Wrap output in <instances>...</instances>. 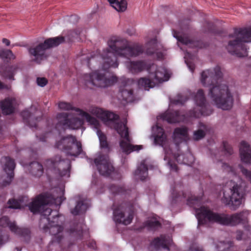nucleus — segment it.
Returning <instances> with one entry per match:
<instances>
[{"instance_id":"nucleus-1","label":"nucleus","mask_w":251,"mask_h":251,"mask_svg":"<svg viewBox=\"0 0 251 251\" xmlns=\"http://www.w3.org/2000/svg\"><path fill=\"white\" fill-rule=\"evenodd\" d=\"M222 73L218 67L213 70L203 71L201 74V82L205 87H210L209 95L218 108L223 110L230 109L233 99L228 86L221 83Z\"/></svg>"},{"instance_id":"nucleus-2","label":"nucleus","mask_w":251,"mask_h":251,"mask_svg":"<svg viewBox=\"0 0 251 251\" xmlns=\"http://www.w3.org/2000/svg\"><path fill=\"white\" fill-rule=\"evenodd\" d=\"M109 49H104L101 53V58L104 62L102 68L106 70L110 67L117 68V56L128 58L137 56L142 54L144 49L142 46L134 45L129 46L127 41L119 37H113L108 42Z\"/></svg>"},{"instance_id":"nucleus-3","label":"nucleus","mask_w":251,"mask_h":251,"mask_svg":"<svg viewBox=\"0 0 251 251\" xmlns=\"http://www.w3.org/2000/svg\"><path fill=\"white\" fill-rule=\"evenodd\" d=\"M90 112L92 114L101 119L111 128L114 129L121 138L125 140L120 141V146L123 152L126 155L133 151L138 152L143 149L142 145H134L130 144L131 139L129 136L126 122L125 123L119 122L120 117L118 115L108 111H104L101 108L97 107L92 108Z\"/></svg>"},{"instance_id":"nucleus-4","label":"nucleus","mask_w":251,"mask_h":251,"mask_svg":"<svg viewBox=\"0 0 251 251\" xmlns=\"http://www.w3.org/2000/svg\"><path fill=\"white\" fill-rule=\"evenodd\" d=\"M196 217L198 221V227L206 225L208 222L215 223L223 226H235L245 224L248 222V210L232 214L214 212L209 207L202 206L196 210Z\"/></svg>"},{"instance_id":"nucleus-5","label":"nucleus","mask_w":251,"mask_h":251,"mask_svg":"<svg viewBox=\"0 0 251 251\" xmlns=\"http://www.w3.org/2000/svg\"><path fill=\"white\" fill-rule=\"evenodd\" d=\"M63 196L56 198L50 196L48 194H42L37 196L28 205L29 209L33 213L41 212V218L39 223V227L47 231L46 224L52 220L59 218L58 211L52 210L50 208L46 207L50 203L60 205L64 200Z\"/></svg>"},{"instance_id":"nucleus-6","label":"nucleus","mask_w":251,"mask_h":251,"mask_svg":"<svg viewBox=\"0 0 251 251\" xmlns=\"http://www.w3.org/2000/svg\"><path fill=\"white\" fill-rule=\"evenodd\" d=\"M80 29L76 28L74 30H69L64 36H57L53 38H49L45 40L44 43H41L37 46L31 47L28 49V52L30 55L34 57L33 61L38 64L47 58L49 54L47 53V50L51 48L58 46L62 43H64L65 39L68 42H73L77 40L80 34Z\"/></svg>"},{"instance_id":"nucleus-7","label":"nucleus","mask_w":251,"mask_h":251,"mask_svg":"<svg viewBox=\"0 0 251 251\" xmlns=\"http://www.w3.org/2000/svg\"><path fill=\"white\" fill-rule=\"evenodd\" d=\"M229 37L235 39L228 42L226 47L228 51L238 57L246 55L247 50L249 48L245 43L251 42V26L235 28L233 35H229Z\"/></svg>"},{"instance_id":"nucleus-8","label":"nucleus","mask_w":251,"mask_h":251,"mask_svg":"<svg viewBox=\"0 0 251 251\" xmlns=\"http://www.w3.org/2000/svg\"><path fill=\"white\" fill-rule=\"evenodd\" d=\"M222 202L228 205L231 209L236 210L241 205L244 192L242 187L232 180L226 182L223 188Z\"/></svg>"},{"instance_id":"nucleus-9","label":"nucleus","mask_w":251,"mask_h":251,"mask_svg":"<svg viewBox=\"0 0 251 251\" xmlns=\"http://www.w3.org/2000/svg\"><path fill=\"white\" fill-rule=\"evenodd\" d=\"M55 147L72 156L77 157L80 155V157H87L82 149L81 143L77 141L76 138L73 135H68L62 138L56 143Z\"/></svg>"},{"instance_id":"nucleus-10","label":"nucleus","mask_w":251,"mask_h":251,"mask_svg":"<svg viewBox=\"0 0 251 251\" xmlns=\"http://www.w3.org/2000/svg\"><path fill=\"white\" fill-rule=\"evenodd\" d=\"M194 100L197 106L190 110L187 116L190 117L199 118L201 116H207L211 115L213 110L207 102L202 89H199L194 97Z\"/></svg>"},{"instance_id":"nucleus-11","label":"nucleus","mask_w":251,"mask_h":251,"mask_svg":"<svg viewBox=\"0 0 251 251\" xmlns=\"http://www.w3.org/2000/svg\"><path fill=\"white\" fill-rule=\"evenodd\" d=\"M48 158L45 162L47 170H50L55 174H58L61 176H70L71 168V161L68 158Z\"/></svg>"},{"instance_id":"nucleus-12","label":"nucleus","mask_w":251,"mask_h":251,"mask_svg":"<svg viewBox=\"0 0 251 251\" xmlns=\"http://www.w3.org/2000/svg\"><path fill=\"white\" fill-rule=\"evenodd\" d=\"M83 78L86 85L91 84L99 87H106L110 86L117 81L116 76H112L108 77L106 76L105 73H102L99 71L85 74Z\"/></svg>"},{"instance_id":"nucleus-13","label":"nucleus","mask_w":251,"mask_h":251,"mask_svg":"<svg viewBox=\"0 0 251 251\" xmlns=\"http://www.w3.org/2000/svg\"><path fill=\"white\" fill-rule=\"evenodd\" d=\"M132 204L122 203L113 210V219L116 223L125 225L130 224L133 218L134 212Z\"/></svg>"},{"instance_id":"nucleus-14","label":"nucleus","mask_w":251,"mask_h":251,"mask_svg":"<svg viewBox=\"0 0 251 251\" xmlns=\"http://www.w3.org/2000/svg\"><path fill=\"white\" fill-rule=\"evenodd\" d=\"M58 121L55 126V128L60 133L61 130H65L66 128L73 129H78L84 124L82 119L78 117L69 118L67 113L62 112L58 113L56 116Z\"/></svg>"},{"instance_id":"nucleus-15","label":"nucleus","mask_w":251,"mask_h":251,"mask_svg":"<svg viewBox=\"0 0 251 251\" xmlns=\"http://www.w3.org/2000/svg\"><path fill=\"white\" fill-rule=\"evenodd\" d=\"M79 111V114L84 117L87 122L93 125L94 127L97 129V134L99 137L100 147L103 152L106 153L109 152L110 149L107 141L106 135L99 129L100 123L95 118L91 116L89 113L83 111L82 110H77Z\"/></svg>"},{"instance_id":"nucleus-16","label":"nucleus","mask_w":251,"mask_h":251,"mask_svg":"<svg viewBox=\"0 0 251 251\" xmlns=\"http://www.w3.org/2000/svg\"><path fill=\"white\" fill-rule=\"evenodd\" d=\"M21 115L24 123L30 127H37V122L42 118V113L35 106H32L29 109L23 110Z\"/></svg>"},{"instance_id":"nucleus-17","label":"nucleus","mask_w":251,"mask_h":251,"mask_svg":"<svg viewBox=\"0 0 251 251\" xmlns=\"http://www.w3.org/2000/svg\"><path fill=\"white\" fill-rule=\"evenodd\" d=\"M3 159L1 162L3 163V169L5 173V176L4 175L1 177L2 182H0L2 187H5L9 185L12 181L14 176V170L16 166L13 158H2Z\"/></svg>"},{"instance_id":"nucleus-18","label":"nucleus","mask_w":251,"mask_h":251,"mask_svg":"<svg viewBox=\"0 0 251 251\" xmlns=\"http://www.w3.org/2000/svg\"><path fill=\"white\" fill-rule=\"evenodd\" d=\"M46 227L47 231L45 229H42L43 232L46 233L49 231V233L53 236L50 244L54 243L59 244L63 238L62 232L63 230V227L59 225L58 219L47 223Z\"/></svg>"},{"instance_id":"nucleus-19","label":"nucleus","mask_w":251,"mask_h":251,"mask_svg":"<svg viewBox=\"0 0 251 251\" xmlns=\"http://www.w3.org/2000/svg\"><path fill=\"white\" fill-rule=\"evenodd\" d=\"M0 226L4 227H8L12 232L21 236L26 237L30 235V231L29 229L19 227L15 221L10 222L9 218L6 216H2L0 219Z\"/></svg>"},{"instance_id":"nucleus-20","label":"nucleus","mask_w":251,"mask_h":251,"mask_svg":"<svg viewBox=\"0 0 251 251\" xmlns=\"http://www.w3.org/2000/svg\"><path fill=\"white\" fill-rule=\"evenodd\" d=\"M109 158H95L94 163L100 174L102 176H109L114 170Z\"/></svg>"},{"instance_id":"nucleus-21","label":"nucleus","mask_w":251,"mask_h":251,"mask_svg":"<svg viewBox=\"0 0 251 251\" xmlns=\"http://www.w3.org/2000/svg\"><path fill=\"white\" fill-rule=\"evenodd\" d=\"M165 160H168V164L170 166V169L175 172H177L178 167L176 164H186L188 166H192L194 163L195 158H164Z\"/></svg>"},{"instance_id":"nucleus-22","label":"nucleus","mask_w":251,"mask_h":251,"mask_svg":"<svg viewBox=\"0 0 251 251\" xmlns=\"http://www.w3.org/2000/svg\"><path fill=\"white\" fill-rule=\"evenodd\" d=\"M172 242V239L169 236L161 235L160 237H156L151 243L155 250H159L161 247L164 249L170 250L169 246Z\"/></svg>"},{"instance_id":"nucleus-23","label":"nucleus","mask_w":251,"mask_h":251,"mask_svg":"<svg viewBox=\"0 0 251 251\" xmlns=\"http://www.w3.org/2000/svg\"><path fill=\"white\" fill-rule=\"evenodd\" d=\"M16 106V100L7 98L0 102V107L4 115H10L14 112Z\"/></svg>"},{"instance_id":"nucleus-24","label":"nucleus","mask_w":251,"mask_h":251,"mask_svg":"<svg viewBox=\"0 0 251 251\" xmlns=\"http://www.w3.org/2000/svg\"><path fill=\"white\" fill-rule=\"evenodd\" d=\"M147 159H144L137 167V169L134 172V175L138 176L141 180H145L148 175V169H154L156 166L153 165L147 164Z\"/></svg>"},{"instance_id":"nucleus-25","label":"nucleus","mask_w":251,"mask_h":251,"mask_svg":"<svg viewBox=\"0 0 251 251\" xmlns=\"http://www.w3.org/2000/svg\"><path fill=\"white\" fill-rule=\"evenodd\" d=\"M197 127L198 129L194 131L193 135V140L197 141L204 138L210 129L208 125L201 122L198 123Z\"/></svg>"},{"instance_id":"nucleus-26","label":"nucleus","mask_w":251,"mask_h":251,"mask_svg":"<svg viewBox=\"0 0 251 251\" xmlns=\"http://www.w3.org/2000/svg\"><path fill=\"white\" fill-rule=\"evenodd\" d=\"M174 36L176 38L178 41L187 46L190 48H201L202 43L201 41L198 40H191L187 37L184 36H178L174 33Z\"/></svg>"},{"instance_id":"nucleus-27","label":"nucleus","mask_w":251,"mask_h":251,"mask_svg":"<svg viewBox=\"0 0 251 251\" xmlns=\"http://www.w3.org/2000/svg\"><path fill=\"white\" fill-rule=\"evenodd\" d=\"M29 172L35 177H40L44 173V168L42 164L36 161L30 162L28 165Z\"/></svg>"},{"instance_id":"nucleus-28","label":"nucleus","mask_w":251,"mask_h":251,"mask_svg":"<svg viewBox=\"0 0 251 251\" xmlns=\"http://www.w3.org/2000/svg\"><path fill=\"white\" fill-rule=\"evenodd\" d=\"M127 67L131 73L136 74L145 69L146 64L143 61H130Z\"/></svg>"},{"instance_id":"nucleus-29","label":"nucleus","mask_w":251,"mask_h":251,"mask_svg":"<svg viewBox=\"0 0 251 251\" xmlns=\"http://www.w3.org/2000/svg\"><path fill=\"white\" fill-rule=\"evenodd\" d=\"M110 193L114 196H126L129 194V190L126 189L125 186H119L115 184H111L109 187Z\"/></svg>"},{"instance_id":"nucleus-30","label":"nucleus","mask_w":251,"mask_h":251,"mask_svg":"<svg viewBox=\"0 0 251 251\" xmlns=\"http://www.w3.org/2000/svg\"><path fill=\"white\" fill-rule=\"evenodd\" d=\"M164 118L169 123H178L183 119L180 117V112L178 110L166 113Z\"/></svg>"},{"instance_id":"nucleus-31","label":"nucleus","mask_w":251,"mask_h":251,"mask_svg":"<svg viewBox=\"0 0 251 251\" xmlns=\"http://www.w3.org/2000/svg\"><path fill=\"white\" fill-rule=\"evenodd\" d=\"M27 198L25 196H21L18 200L10 199L8 201L9 205V207L13 209H21L24 205H26L25 203H23L25 201H27Z\"/></svg>"},{"instance_id":"nucleus-32","label":"nucleus","mask_w":251,"mask_h":251,"mask_svg":"<svg viewBox=\"0 0 251 251\" xmlns=\"http://www.w3.org/2000/svg\"><path fill=\"white\" fill-rule=\"evenodd\" d=\"M120 95L123 100L126 102H130L133 99V90L131 88H127V86H125L123 88L120 87Z\"/></svg>"},{"instance_id":"nucleus-33","label":"nucleus","mask_w":251,"mask_h":251,"mask_svg":"<svg viewBox=\"0 0 251 251\" xmlns=\"http://www.w3.org/2000/svg\"><path fill=\"white\" fill-rule=\"evenodd\" d=\"M112 6L118 12H124L127 8V2L126 0H121L119 1L118 0H107Z\"/></svg>"},{"instance_id":"nucleus-34","label":"nucleus","mask_w":251,"mask_h":251,"mask_svg":"<svg viewBox=\"0 0 251 251\" xmlns=\"http://www.w3.org/2000/svg\"><path fill=\"white\" fill-rule=\"evenodd\" d=\"M239 151L240 157H251V147L245 141H242L240 142Z\"/></svg>"},{"instance_id":"nucleus-35","label":"nucleus","mask_w":251,"mask_h":251,"mask_svg":"<svg viewBox=\"0 0 251 251\" xmlns=\"http://www.w3.org/2000/svg\"><path fill=\"white\" fill-rule=\"evenodd\" d=\"M188 136V128L186 127H176L174 130L173 137L175 140L177 138H186Z\"/></svg>"},{"instance_id":"nucleus-36","label":"nucleus","mask_w":251,"mask_h":251,"mask_svg":"<svg viewBox=\"0 0 251 251\" xmlns=\"http://www.w3.org/2000/svg\"><path fill=\"white\" fill-rule=\"evenodd\" d=\"M88 208L87 204L83 201L77 202L75 207L71 210V213L74 215H77L85 212Z\"/></svg>"},{"instance_id":"nucleus-37","label":"nucleus","mask_w":251,"mask_h":251,"mask_svg":"<svg viewBox=\"0 0 251 251\" xmlns=\"http://www.w3.org/2000/svg\"><path fill=\"white\" fill-rule=\"evenodd\" d=\"M173 203H176L178 201H183L184 199H186V195L183 191L177 192L175 190H173L172 193Z\"/></svg>"},{"instance_id":"nucleus-38","label":"nucleus","mask_w":251,"mask_h":251,"mask_svg":"<svg viewBox=\"0 0 251 251\" xmlns=\"http://www.w3.org/2000/svg\"><path fill=\"white\" fill-rule=\"evenodd\" d=\"M138 83L140 87L144 88L147 90H149L151 88H152L154 85L153 82L150 79L146 77L140 78Z\"/></svg>"},{"instance_id":"nucleus-39","label":"nucleus","mask_w":251,"mask_h":251,"mask_svg":"<svg viewBox=\"0 0 251 251\" xmlns=\"http://www.w3.org/2000/svg\"><path fill=\"white\" fill-rule=\"evenodd\" d=\"M156 46V39H153L150 41L147 44L146 53L149 55H151L155 53L157 50Z\"/></svg>"},{"instance_id":"nucleus-40","label":"nucleus","mask_w":251,"mask_h":251,"mask_svg":"<svg viewBox=\"0 0 251 251\" xmlns=\"http://www.w3.org/2000/svg\"><path fill=\"white\" fill-rule=\"evenodd\" d=\"M157 129L158 133L155 137L154 141L159 144L162 145L165 140L166 136L164 134V130L162 127L157 126Z\"/></svg>"},{"instance_id":"nucleus-41","label":"nucleus","mask_w":251,"mask_h":251,"mask_svg":"<svg viewBox=\"0 0 251 251\" xmlns=\"http://www.w3.org/2000/svg\"><path fill=\"white\" fill-rule=\"evenodd\" d=\"M218 251H233L234 247L231 243L220 242L216 246Z\"/></svg>"},{"instance_id":"nucleus-42","label":"nucleus","mask_w":251,"mask_h":251,"mask_svg":"<svg viewBox=\"0 0 251 251\" xmlns=\"http://www.w3.org/2000/svg\"><path fill=\"white\" fill-rule=\"evenodd\" d=\"M59 108L62 110H75L76 112H77L78 115L81 116L82 117V116L79 114V111H78V108H75L70 103L66 102H60L58 104ZM79 109V108H78ZM80 110H81L80 109ZM84 118H85L84 117Z\"/></svg>"},{"instance_id":"nucleus-43","label":"nucleus","mask_w":251,"mask_h":251,"mask_svg":"<svg viewBox=\"0 0 251 251\" xmlns=\"http://www.w3.org/2000/svg\"><path fill=\"white\" fill-rule=\"evenodd\" d=\"M0 58L5 59H14L15 58L12 51L10 50H0Z\"/></svg>"},{"instance_id":"nucleus-44","label":"nucleus","mask_w":251,"mask_h":251,"mask_svg":"<svg viewBox=\"0 0 251 251\" xmlns=\"http://www.w3.org/2000/svg\"><path fill=\"white\" fill-rule=\"evenodd\" d=\"M223 150L226 155H231L233 153L232 147L226 141L223 142Z\"/></svg>"},{"instance_id":"nucleus-45","label":"nucleus","mask_w":251,"mask_h":251,"mask_svg":"<svg viewBox=\"0 0 251 251\" xmlns=\"http://www.w3.org/2000/svg\"><path fill=\"white\" fill-rule=\"evenodd\" d=\"M238 166L243 175L245 176L246 179L251 184V172L244 168L242 165L240 164Z\"/></svg>"},{"instance_id":"nucleus-46","label":"nucleus","mask_w":251,"mask_h":251,"mask_svg":"<svg viewBox=\"0 0 251 251\" xmlns=\"http://www.w3.org/2000/svg\"><path fill=\"white\" fill-rule=\"evenodd\" d=\"M146 226L151 229H155V228L160 226L161 224L158 221L151 220L147 222Z\"/></svg>"},{"instance_id":"nucleus-47","label":"nucleus","mask_w":251,"mask_h":251,"mask_svg":"<svg viewBox=\"0 0 251 251\" xmlns=\"http://www.w3.org/2000/svg\"><path fill=\"white\" fill-rule=\"evenodd\" d=\"M14 73L10 69H8L7 70H6L3 73V76L10 80L14 79Z\"/></svg>"},{"instance_id":"nucleus-48","label":"nucleus","mask_w":251,"mask_h":251,"mask_svg":"<svg viewBox=\"0 0 251 251\" xmlns=\"http://www.w3.org/2000/svg\"><path fill=\"white\" fill-rule=\"evenodd\" d=\"M38 85L41 87H44L48 83V80L45 77H38L36 79Z\"/></svg>"},{"instance_id":"nucleus-49","label":"nucleus","mask_w":251,"mask_h":251,"mask_svg":"<svg viewBox=\"0 0 251 251\" xmlns=\"http://www.w3.org/2000/svg\"><path fill=\"white\" fill-rule=\"evenodd\" d=\"M9 236L7 234H3L1 230L0 229V245L6 242L8 239Z\"/></svg>"},{"instance_id":"nucleus-50","label":"nucleus","mask_w":251,"mask_h":251,"mask_svg":"<svg viewBox=\"0 0 251 251\" xmlns=\"http://www.w3.org/2000/svg\"><path fill=\"white\" fill-rule=\"evenodd\" d=\"M187 204H190L191 203H193L198 201V198L195 196H191L188 197L187 199Z\"/></svg>"},{"instance_id":"nucleus-51","label":"nucleus","mask_w":251,"mask_h":251,"mask_svg":"<svg viewBox=\"0 0 251 251\" xmlns=\"http://www.w3.org/2000/svg\"><path fill=\"white\" fill-rule=\"evenodd\" d=\"M185 61L190 70L193 73L195 70V64L193 62L187 60Z\"/></svg>"},{"instance_id":"nucleus-52","label":"nucleus","mask_w":251,"mask_h":251,"mask_svg":"<svg viewBox=\"0 0 251 251\" xmlns=\"http://www.w3.org/2000/svg\"><path fill=\"white\" fill-rule=\"evenodd\" d=\"M187 251H204L202 248L197 246L193 245L190 247L189 250Z\"/></svg>"},{"instance_id":"nucleus-53","label":"nucleus","mask_w":251,"mask_h":251,"mask_svg":"<svg viewBox=\"0 0 251 251\" xmlns=\"http://www.w3.org/2000/svg\"><path fill=\"white\" fill-rule=\"evenodd\" d=\"M159 71L158 70H156L155 73V78L157 79L159 82L163 81L164 80V78L163 77V74H161V76H159Z\"/></svg>"},{"instance_id":"nucleus-54","label":"nucleus","mask_w":251,"mask_h":251,"mask_svg":"<svg viewBox=\"0 0 251 251\" xmlns=\"http://www.w3.org/2000/svg\"><path fill=\"white\" fill-rule=\"evenodd\" d=\"M244 234L243 231L240 230H237L236 233V238L238 240H241L242 239L243 235Z\"/></svg>"},{"instance_id":"nucleus-55","label":"nucleus","mask_w":251,"mask_h":251,"mask_svg":"<svg viewBox=\"0 0 251 251\" xmlns=\"http://www.w3.org/2000/svg\"><path fill=\"white\" fill-rule=\"evenodd\" d=\"M182 96L181 95H178V99L176 100V103H180L181 104H183L184 102L188 100L187 97H185L184 100L182 99Z\"/></svg>"},{"instance_id":"nucleus-56","label":"nucleus","mask_w":251,"mask_h":251,"mask_svg":"<svg viewBox=\"0 0 251 251\" xmlns=\"http://www.w3.org/2000/svg\"><path fill=\"white\" fill-rule=\"evenodd\" d=\"M222 167L224 169L227 168L228 171H232V167L226 163H223Z\"/></svg>"},{"instance_id":"nucleus-57","label":"nucleus","mask_w":251,"mask_h":251,"mask_svg":"<svg viewBox=\"0 0 251 251\" xmlns=\"http://www.w3.org/2000/svg\"><path fill=\"white\" fill-rule=\"evenodd\" d=\"M242 162L246 163H251V158H241Z\"/></svg>"},{"instance_id":"nucleus-58","label":"nucleus","mask_w":251,"mask_h":251,"mask_svg":"<svg viewBox=\"0 0 251 251\" xmlns=\"http://www.w3.org/2000/svg\"><path fill=\"white\" fill-rule=\"evenodd\" d=\"M2 41L3 43L5 44V45L7 46H9L10 44V41L6 38H3Z\"/></svg>"},{"instance_id":"nucleus-59","label":"nucleus","mask_w":251,"mask_h":251,"mask_svg":"<svg viewBox=\"0 0 251 251\" xmlns=\"http://www.w3.org/2000/svg\"><path fill=\"white\" fill-rule=\"evenodd\" d=\"M46 136L45 135H43L42 137H40V140L42 142H45L46 140Z\"/></svg>"},{"instance_id":"nucleus-60","label":"nucleus","mask_w":251,"mask_h":251,"mask_svg":"<svg viewBox=\"0 0 251 251\" xmlns=\"http://www.w3.org/2000/svg\"><path fill=\"white\" fill-rule=\"evenodd\" d=\"M78 234H79V235H81H81H82V230H79L78 231Z\"/></svg>"},{"instance_id":"nucleus-61","label":"nucleus","mask_w":251,"mask_h":251,"mask_svg":"<svg viewBox=\"0 0 251 251\" xmlns=\"http://www.w3.org/2000/svg\"><path fill=\"white\" fill-rule=\"evenodd\" d=\"M2 88H3L2 83L0 81V89H1Z\"/></svg>"},{"instance_id":"nucleus-62","label":"nucleus","mask_w":251,"mask_h":251,"mask_svg":"<svg viewBox=\"0 0 251 251\" xmlns=\"http://www.w3.org/2000/svg\"><path fill=\"white\" fill-rule=\"evenodd\" d=\"M87 159H88V161L89 162H91L92 158H87Z\"/></svg>"},{"instance_id":"nucleus-63","label":"nucleus","mask_w":251,"mask_h":251,"mask_svg":"<svg viewBox=\"0 0 251 251\" xmlns=\"http://www.w3.org/2000/svg\"><path fill=\"white\" fill-rule=\"evenodd\" d=\"M208 31L209 32H213V31H212V30L211 29H208Z\"/></svg>"},{"instance_id":"nucleus-64","label":"nucleus","mask_w":251,"mask_h":251,"mask_svg":"<svg viewBox=\"0 0 251 251\" xmlns=\"http://www.w3.org/2000/svg\"><path fill=\"white\" fill-rule=\"evenodd\" d=\"M246 251H251V249H248L246 250Z\"/></svg>"}]
</instances>
